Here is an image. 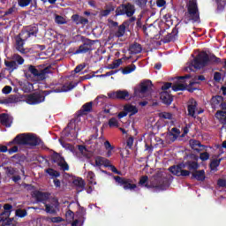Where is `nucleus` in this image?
I'll return each instance as SVG.
<instances>
[{"mask_svg": "<svg viewBox=\"0 0 226 226\" xmlns=\"http://www.w3.org/2000/svg\"><path fill=\"white\" fill-rule=\"evenodd\" d=\"M160 98L164 105H170L172 102H174V97H172L167 91L161 92Z\"/></svg>", "mask_w": 226, "mask_h": 226, "instance_id": "22", "label": "nucleus"}, {"mask_svg": "<svg viewBox=\"0 0 226 226\" xmlns=\"http://www.w3.org/2000/svg\"><path fill=\"white\" fill-rule=\"evenodd\" d=\"M179 135H181V131L177 127H173L170 132V136L173 137L174 140H176Z\"/></svg>", "mask_w": 226, "mask_h": 226, "instance_id": "46", "label": "nucleus"}, {"mask_svg": "<svg viewBox=\"0 0 226 226\" xmlns=\"http://www.w3.org/2000/svg\"><path fill=\"white\" fill-rule=\"evenodd\" d=\"M15 215L16 216H18V218H26V215H27V210L19 208L15 211Z\"/></svg>", "mask_w": 226, "mask_h": 226, "instance_id": "49", "label": "nucleus"}, {"mask_svg": "<svg viewBox=\"0 0 226 226\" xmlns=\"http://www.w3.org/2000/svg\"><path fill=\"white\" fill-rule=\"evenodd\" d=\"M108 99L109 97H107V95H98L94 102V105H96V107H102V105H103V103H105V102H107Z\"/></svg>", "mask_w": 226, "mask_h": 226, "instance_id": "36", "label": "nucleus"}, {"mask_svg": "<svg viewBox=\"0 0 226 226\" xmlns=\"http://www.w3.org/2000/svg\"><path fill=\"white\" fill-rule=\"evenodd\" d=\"M217 6V11H223L226 6L225 0H214Z\"/></svg>", "mask_w": 226, "mask_h": 226, "instance_id": "44", "label": "nucleus"}, {"mask_svg": "<svg viewBox=\"0 0 226 226\" xmlns=\"http://www.w3.org/2000/svg\"><path fill=\"white\" fill-rule=\"evenodd\" d=\"M76 128H77L76 120L72 119L70 121V123L67 124V127L65 128V132H67V133L65 135L67 137H68V135H72V133H73L75 132Z\"/></svg>", "mask_w": 226, "mask_h": 226, "instance_id": "31", "label": "nucleus"}, {"mask_svg": "<svg viewBox=\"0 0 226 226\" xmlns=\"http://www.w3.org/2000/svg\"><path fill=\"white\" fill-rule=\"evenodd\" d=\"M4 65L7 68V72H10V73L15 72V70H19V64L13 60H4Z\"/></svg>", "mask_w": 226, "mask_h": 226, "instance_id": "27", "label": "nucleus"}, {"mask_svg": "<svg viewBox=\"0 0 226 226\" xmlns=\"http://www.w3.org/2000/svg\"><path fill=\"white\" fill-rule=\"evenodd\" d=\"M2 226H17V224L13 223V218L4 219Z\"/></svg>", "mask_w": 226, "mask_h": 226, "instance_id": "50", "label": "nucleus"}, {"mask_svg": "<svg viewBox=\"0 0 226 226\" xmlns=\"http://www.w3.org/2000/svg\"><path fill=\"white\" fill-rule=\"evenodd\" d=\"M11 59H12V61H15V63H17L18 68H19V66L24 64V62H25L24 57H22L19 54H13L11 56Z\"/></svg>", "mask_w": 226, "mask_h": 226, "instance_id": "41", "label": "nucleus"}, {"mask_svg": "<svg viewBox=\"0 0 226 226\" xmlns=\"http://www.w3.org/2000/svg\"><path fill=\"white\" fill-rule=\"evenodd\" d=\"M94 177H96V175H94V172L88 171L87 178L89 179L91 185H93L94 182Z\"/></svg>", "mask_w": 226, "mask_h": 226, "instance_id": "63", "label": "nucleus"}, {"mask_svg": "<svg viewBox=\"0 0 226 226\" xmlns=\"http://www.w3.org/2000/svg\"><path fill=\"white\" fill-rule=\"evenodd\" d=\"M222 160H223V158L212 160L209 163L210 170H216V169L220 167V163H222Z\"/></svg>", "mask_w": 226, "mask_h": 226, "instance_id": "40", "label": "nucleus"}, {"mask_svg": "<svg viewBox=\"0 0 226 226\" xmlns=\"http://www.w3.org/2000/svg\"><path fill=\"white\" fill-rule=\"evenodd\" d=\"M50 73V69L46 67L42 70H40L37 74L35 75L37 80H45L47 79V75Z\"/></svg>", "mask_w": 226, "mask_h": 226, "instance_id": "29", "label": "nucleus"}, {"mask_svg": "<svg viewBox=\"0 0 226 226\" xmlns=\"http://www.w3.org/2000/svg\"><path fill=\"white\" fill-rule=\"evenodd\" d=\"M73 87H75V86H73L72 83L68 84V85H64L62 86L61 89H56V91H55L56 93H68V91H72V89H73Z\"/></svg>", "mask_w": 226, "mask_h": 226, "instance_id": "43", "label": "nucleus"}, {"mask_svg": "<svg viewBox=\"0 0 226 226\" xmlns=\"http://www.w3.org/2000/svg\"><path fill=\"white\" fill-rule=\"evenodd\" d=\"M45 211L49 215H56L57 213V207H59V201L56 200L55 203L48 204L44 203Z\"/></svg>", "mask_w": 226, "mask_h": 226, "instance_id": "21", "label": "nucleus"}, {"mask_svg": "<svg viewBox=\"0 0 226 226\" xmlns=\"http://www.w3.org/2000/svg\"><path fill=\"white\" fill-rule=\"evenodd\" d=\"M116 98L117 100H126V98L130 100V93L126 90H118L116 92Z\"/></svg>", "mask_w": 226, "mask_h": 226, "instance_id": "35", "label": "nucleus"}, {"mask_svg": "<svg viewBox=\"0 0 226 226\" xmlns=\"http://www.w3.org/2000/svg\"><path fill=\"white\" fill-rule=\"evenodd\" d=\"M13 209V206L11 204H5L4 205V212L0 215V221L7 220V218H10V215H11V210Z\"/></svg>", "mask_w": 226, "mask_h": 226, "instance_id": "24", "label": "nucleus"}, {"mask_svg": "<svg viewBox=\"0 0 226 226\" xmlns=\"http://www.w3.org/2000/svg\"><path fill=\"white\" fill-rule=\"evenodd\" d=\"M51 162L52 163H56V165H58V167H60L61 170H64V172L70 170V165H68V162H66L64 157H63L57 152H54L51 155Z\"/></svg>", "mask_w": 226, "mask_h": 226, "instance_id": "5", "label": "nucleus"}, {"mask_svg": "<svg viewBox=\"0 0 226 226\" xmlns=\"http://www.w3.org/2000/svg\"><path fill=\"white\" fill-rule=\"evenodd\" d=\"M178 33H179V31L177 30V27L175 26L172 29L171 33H170L166 36H164L163 42L164 43H170V41H176Z\"/></svg>", "mask_w": 226, "mask_h": 226, "instance_id": "17", "label": "nucleus"}, {"mask_svg": "<svg viewBox=\"0 0 226 226\" xmlns=\"http://www.w3.org/2000/svg\"><path fill=\"white\" fill-rule=\"evenodd\" d=\"M71 19L76 26H86L89 24V19H87V18H84L79 14H73Z\"/></svg>", "mask_w": 226, "mask_h": 226, "instance_id": "16", "label": "nucleus"}, {"mask_svg": "<svg viewBox=\"0 0 226 226\" xmlns=\"http://www.w3.org/2000/svg\"><path fill=\"white\" fill-rule=\"evenodd\" d=\"M153 86V83L151 82V80L147 79L145 81H142L139 87H136L134 89V94H146V93L147 91H149V87H151Z\"/></svg>", "mask_w": 226, "mask_h": 226, "instance_id": "12", "label": "nucleus"}, {"mask_svg": "<svg viewBox=\"0 0 226 226\" xmlns=\"http://www.w3.org/2000/svg\"><path fill=\"white\" fill-rule=\"evenodd\" d=\"M124 110H125L127 114H130V116H135V114L139 112V109L132 104H125L124 106Z\"/></svg>", "mask_w": 226, "mask_h": 226, "instance_id": "33", "label": "nucleus"}, {"mask_svg": "<svg viewBox=\"0 0 226 226\" xmlns=\"http://www.w3.org/2000/svg\"><path fill=\"white\" fill-rule=\"evenodd\" d=\"M13 123V118L6 113L0 115V124L6 128H10Z\"/></svg>", "mask_w": 226, "mask_h": 226, "instance_id": "15", "label": "nucleus"}, {"mask_svg": "<svg viewBox=\"0 0 226 226\" xmlns=\"http://www.w3.org/2000/svg\"><path fill=\"white\" fill-rule=\"evenodd\" d=\"M35 200L37 202H43L44 204H47V200H49V197H50V194L49 192H43L37 191L34 192Z\"/></svg>", "mask_w": 226, "mask_h": 226, "instance_id": "20", "label": "nucleus"}, {"mask_svg": "<svg viewBox=\"0 0 226 226\" xmlns=\"http://www.w3.org/2000/svg\"><path fill=\"white\" fill-rule=\"evenodd\" d=\"M186 169V167H185L183 164L179 163L177 165H174L169 168L170 172H171V174H173V176H177L179 177H186L188 176H190V174H192V172L190 171V170H184Z\"/></svg>", "mask_w": 226, "mask_h": 226, "instance_id": "6", "label": "nucleus"}, {"mask_svg": "<svg viewBox=\"0 0 226 226\" xmlns=\"http://www.w3.org/2000/svg\"><path fill=\"white\" fill-rule=\"evenodd\" d=\"M28 72H30V73H32V75L35 77V75H38V72H40V70L36 69L34 65H29Z\"/></svg>", "mask_w": 226, "mask_h": 226, "instance_id": "56", "label": "nucleus"}, {"mask_svg": "<svg viewBox=\"0 0 226 226\" xmlns=\"http://www.w3.org/2000/svg\"><path fill=\"white\" fill-rule=\"evenodd\" d=\"M135 70H137V66L132 64L130 65H127L124 69H122V72L124 75H128L132 72H135Z\"/></svg>", "mask_w": 226, "mask_h": 226, "instance_id": "42", "label": "nucleus"}, {"mask_svg": "<svg viewBox=\"0 0 226 226\" xmlns=\"http://www.w3.org/2000/svg\"><path fill=\"white\" fill-rule=\"evenodd\" d=\"M111 11H114L113 7H110L109 9H105V10L101 11V16L102 17H109V15H110Z\"/></svg>", "mask_w": 226, "mask_h": 226, "instance_id": "53", "label": "nucleus"}, {"mask_svg": "<svg viewBox=\"0 0 226 226\" xmlns=\"http://www.w3.org/2000/svg\"><path fill=\"white\" fill-rule=\"evenodd\" d=\"M94 167H99V169H101V167H104L105 169H109L111 172H114V165L112 164L110 160L105 157H95V164L94 165Z\"/></svg>", "mask_w": 226, "mask_h": 226, "instance_id": "10", "label": "nucleus"}, {"mask_svg": "<svg viewBox=\"0 0 226 226\" xmlns=\"http://www.w3.org/2000/svg\"><path fill=\"white\" fill-rule=\"evenodd\" d=\"M217 185L221 188H225L226 187V180L222 179V178H219L218 181H217Z\"/></svg>", "mask_w": 226, "mask_h": 226, "instance_id": "64", "label": "nucleus"}, {"mask_svg": "<svg viewBox=\"0 0 226 226\" xmlns=\"http://www.w3.org/2000/svg\"><path fill=\"white\" fill-rule=\"evenodd\" d=\"M46 174L50 176L51 179H54L56 177H59L61 176V173L52 168H49L45 170Z\"/></svg>", "mask_w": 226, "mask_h": 226, "instance_id": "39", "label": "nucleus"}, {"mask_svg": "<svg viewBox=\"0 0 226 226\" xmlns=\"http://www.w3.org/2000/svg\"><path fill=\"white\" fill-rule=\"evenodd\" d=\"M31 4V0H19V6L21 8H26V6H29Z\"/></svg>", "mask_w": 226, "mask_h": 226, "instance_id": "55", "label": "nucleus"}, {"mask_svg": "<svg viewBox=\"0 0 226 226\" xmlns=\"http://www.w3.org/2000/svg\"><path fill=\"white\" fill-rule=\"evenodd\" d=\"M195 84H199V82H196V81H191L189 83V85H185V84H178V85H174L172 87V89L175 91V92H177V91H185V89H187V91H189V93H193V91H195V87H193V86H195Z\"/></svg>", "mask_w": 226, "mask_h": 226, "instance_id": "13", "label": "nucleus"}, {"mask_svg": "<svg viewBox=\"0 0 226 226\" xmlns=\"http://www.w3.org/2000/svg\"><path fill=\"white\" fill-rule=\"evenodd\" d=\"M129 51L131 54H140V52H142V45H140L139 42H133L129 47Z\"/></svg>", "mask_w": 226, "mask_h": 226, "instance_id": "32", "label": "nucleus"}, {"mask_svg": "<svg viewBox=\"0 0 226 226\" xmlns=\"http://www.w3.org/2000/svg\"><path fill=\"white\" fill-rule=\"evenodd\" d=\"M96 41H93L91 39L85 40L84 43L74 51V54H87V52H91V50H93V46Z\"/></svg>", "mask_w": 226, "mask_h": 226, "instance_id": "8", "label": "nucleus"}, {"mask_svg": "<svg viewBox=\"0 0 226 226\" xmlns=\"http://www.w3.org/2000/svg\"><path fill=\"white\" fill-rule=\"evenodd\" d=\"M215 117L222 123L223 119H226V111L223 110H218L215 113Z\"/></svg>", "mask_w": 226, "mask_h": 226, "instance_id": "47", "label": "nucleus"}, {"mask_svg": "<svg viewBox=\"0 0 226 226\" xmlns=\"http://www.w3.org/2000/svg\"><path fill=\"white\" fill-rule=\"evenodd\" d=\"M126 27L128 26L124 23L120 25L117 31L115 33V36H117V38H121V36H124V33H126Z\"/></svg>", "mask_w": 226, "mask_h": 226, "instance_id": "38", "label": "nucleus"}, {"mask_svg": "<svg viewBox=\"0 0 226 226\" xmlns=\"http://www.w3.org/2000/svg\"><path fill=\"white\" fill-rule=\"evenodd\" d=\"M51 223H61V222H64V219L62 217H51L49 218Z\"/></svg>", "mask_w": 226, "mask_h": 226, "instance_id": "61", "label": "nucleus"}, {"mask_svg": "<svg viewBox=\"0 0 226 226\" xmlns=\"http://www.w3.org/2000/svg\"><path fill=\"white\" fill-rule=\"evenodd\" d=\"M187 110L189 116H191L192 117H195V110H197V101H195V99H191L189 101Z\"/></svg>", "mask_w": 226, "mask_h": 226, "instance_id": "26", "label": "nucleus"}, {"mask_svg": "<svg viewBox=\"0 0 226 226\" xmlns=\"http://www.w3.org/2000/svg\"><path fill=\"white\" fill-rule=\"evenodd\" d=\"M199 12V6L197 5V1L190 0L187 4V12Z\"/></svg>", "mask_w": 226, "mask_h": 226, "instance_id": "37", "label": "nucleus"}, {"mask_svg": "<svg viewBox=\"0 0 226 226\" xmlns=\"http://www.w3.org/2000/svg\"><path fill=\"white\" fill-rule=\"evenodd\" d=\"M114 179L119 186H123L124 190H135L137 185L133 184V180L130 178H124L123 177L115 176Z\"/></svg>", "mask_w": 226, "mask_h": 226, "instance_id": "7", "label": "nucleus"}, {"mask_svg": "<svg viewBox=\"0 0 226 226\" xmlns=\"http://www.w3.org/2000/svg\"><path fill=\"white\" fill-rule=\"evenodd\" d=\"M72 183L74 186H76L78 193H80V192H82L84 188H86V182H84V179L82 178L75 179Z\"/></svg>", "mask_w": 226, "mask_h": 226, "instance_id": "30", "label": "nucleus"}, {"mask_svg": "<svg viewBox=\"0 0 226 226\" xmlns=\"http://www.w3.org/2000/svg\"><path fill=\"white\" fill-rule=\"evenodd\" d=\"M209 64H222V59L215 55H208L206 51L199 53L196 57L191 62L189 65V70L192 71V68L195 70H202Z\"/></svg>", "mask_w": 226, "mask_h": 226, "instance_id": "1", "label": "nucleus"}, {"mask_svg": "<svg viewBox=\"0 0 226 226\" xmlns=\"http://www.w3.org/2000/svg\"><path fill=\"white\" fill-rule=\"evenodd\" d=\"M38 34V25L34 24L26 26V30L21 31L20 36L25 40L31 38V36H36Z\"/></svg>", "mask_w": 226, "mask_h": 226, "instance_id": "11", "label": "nucleus"}, {"mask_svg": "<svg viewBox=\"0 0 226 226\" xmlns=\"http://www.w3.org/2000/svg\"><path fill=\"white\" fill-rule=\"evenodd\" d=\"M223 102V96L222 95H215L211 98L210 103L212 109H216V107H220L222 105V102Z\"/></svg>", "mask_w": 226, "mask_h": 226, "instance_id": "28", "label": "nucleus"}, {"mask_svg": "<svg viewBox=\"0 0 226 226\" xmlns=\"http://www.w3.org/2000/svg\"><path fill=\"white\" fill-rule=\"evenodd\" d=\"M189 144L194 151H197V153L200 152V149L199 147H204V145L200 143V141L197 139H190Z\"/></svg>", "mask_w": 226, "mask_h": 226, "instance_id": "34", "label": "nucleus"}, {"mask_svg": "<svg viewBox=\"0 0 226 226\" xmlns=\"http://www.w3.org/2000/svg\"><path fill=\"white\" fill-rule=\"evenodd\" d=\"M130 19L124 21V24L127 26V27H130V25L131 24H133V22H135V20H137V18L136 17H129Z\"/></svg>", "mask_w": 226, "mask_h": 226, "instance_id": "58", "label": "nucleus"}, {"mask_svg": "<svg viewBox=\"0 0 226 226\" xmlns=\"http://www.w3.org/2000/svg\"><path fill=\"white\" fill-rule=\"evenodd\" d=\"M13 142H16L17 146H30L31 147H36L41 144V139L38 138L33 133H21L18 134Z\"/></svg>", "mask_w": 226, "mask_h": 226, "instance_id": "2", "label": "nucleus"}, {"mask_svg": "<svg viewBox=\"0 0 226 226\" xmlns=\"http://www.w3.org/2000/svg\"><path fill=\"white\" fill-rule=\"evenodd\" d=\"M114 34L110 33L107 41H106V45H111L109 49H112L114 47Z\"/></svg>", "mask_w": 226, "mask_h": 226, "instance_id": "51", "label": "nucleus"}, {"mask_svg": "<svg viewBox=\"0 0 226 226\" xmlns=\"http://www.w3.org/2000/svg\"><path fill=\"white\" fill-rule=\"evenodd\" d=\"M135 5L132 3L122 4L116 9V15H126V17H133L135 15Z\"/></svg>", "mask_w": 226, "mask_h": 226, "instance_id": "4", "label": "nucleus"}, {"mask_svg": "<svg viewBox=\"0 0 226 226\" xmlns=\"http://www.w3.org/2000/svg\"><path fill=\"white\" fill-rule=\"evenodd\" d=\"M85 68H86V64H80L75 67L74 72L80 73V72H82V70H84Z\"/></svg>", "mask_w": 226, "mask_h": 226, "instance_id": "62", "label": "nucleus"}, {"mask_svg": "<svg viewBox=\"0 0 226 226\" xmlns=\"http://www.w3.org/2000/svg\"><path fill=\"white\" fill-rule=\"evenodd\" d=\"M191 179L204 183V181H206V171L204 170H196L195 171H192Z\"/></svg>", "mask_w": 226, "mask_h": 226, "instance_id": "14", "label": "nucleus"}, {"mask_svg": "<svg viewBox=\"0 0 226 226\" xmlns=\"http://www.w3.org/2000/svg\"><path fill=\"white\" fill-rule=\"evenodd\" d=\"M26 40L24 37H22L19 34L16 37V49L20 52V54H26V49H24V41H26Z\"/></svg>", "mask_w": 226, "mask_h": 226, "instance_id": "18", "label": "nucleus"}, {"mask_svg": "<svg viewBox=\"0 0 226 226\" xmlns=\"http://www.w3.org/2000/svg\"><path fill=\"white\" fill-rule=\"evenodd\" d=\"M26 102L28 105H38L45 102V95L41 93H33L26 96Z\"/></svg>", "mask_w": 226, "mask_h": 226, "instance_id": "9", "label": "nucleus"}, {"mask_svg": "<svg viewBox=\"0 0 226 226\" xmlns=\"http://www.w3.org/2000/svg\"><path fill=\"white\" fill-rule=\"evenodd\" d=\"M185 19L188 22H200V12H185Z\"/></svg>", "mask_w": 226, "mask_h": 226, "instance_id": "23", "label": "nucleus"}, {"mask_svg": "<svg viewBox=\"0 0 226 226\" xmlns=\"http://www.w3.org/2000/svg\"><path fill=\"white\" fill-rule=\"evenodd\" d=\"M208 158H209V153L203 152L200 154V159L201 160V162H207Z\"/></svg>", "mask_w": 226, "mask_h": 226, "instance_id": "60", "label": "nucleus"}, {"mask_svg": "<svg viewBox=\"0 0 226 226\" xmlns=\"http://www.w3.org/2000/svg\"><path fill=\"white\" fill-rule=\"evenodd\" d=\"M157 8H165L167 6V0H156Z\"/></svg>", "mask_w": 226, "mask_h": 226, "instance_id": "57", "label": "nucleus"}, {"mask_svg": "<svg viewBox=\"0 0 226 226\" xmlns=\"http://www.w3.org/2000/svg\"><path fill=\"white\" fill-rule=\"evenodd\" d=\"M214 80L215 82L220 83L222 81V72H215L214 73Z\"/></svg>", "mask_w": 226, "mask_h": 226, "instance_id": "59", "label": "nucleus"}, {"mask_svg": "<svg viewBox=\"0 0 226 226\" xmlns=\"http://www.w3.org/2000/svg\"><path fill=\"white\" fill-rule=\"evenodd\" d=\"M147 181H149V177L147 176H142L139 178V186H145V188H154L157 192H163L170 186V184L169 183V179L165 177H158L155 179L156 185H148Z\"/></svg>", "mask_w": 226, "mask_h": 226, "instance_id": "3", "label": "nucleus"}, {"mask_svg": "<svg viewBox=\"0 0 226 226\" xmlns=\"http://www.w3.org/2000/svg\"><path fill=\"white\" fill-rule=\"evenodd\" d=\"M135 4L139 8H146V4H147V0H135Z\"/></svg>", "mask_w": 226, "mask_h": 226, "instance_id": "54", "label": "nucleus"}, {"mask_svg": "<svg viewBox=\"0 0 226 226\" xmlns=\"http://www.w3.org/2000/svg\"><path fill=\"white\" fill-rule=\"evenodd\" d=\"M19 102V97L17 95H11L7 99L0 102V103H17Z\"/></svg>", "mask_w": 226, "mask_h": 226, "instance_id": "45", "label": "nucleus"}, {"mask_svg": "<svg viewBox=\"0 0 226 226\" xmlns=\"http://www.w3.org/2000/svg\"><path fill=\"white\" fill-rule=\"evenodd\" d=\"M55 22L56 24L63 25V24H66V19H64V18L63 16L56 15L55 18Z\"/></svg>", "mask_w": 226, "mask_h": 226, "instance_id": "52", "label": "nucleus"}, {"mask_svg": "<svg viewBox=\"0 0 226 226\" xmlns=\"http://www.w3.org/2000/svg\"><path fill=\"white\" fill-rule=\"evenodd\" d=\"M5 174L10 177V176H15L17 174V168H13L11 166L5 168Z\"/></svg>", "mask_w": 226, "mask_h": 226, "instance_id": "48", "label": "nucleus"}, {"mask_svg": "<svg viewBox=\"0 0 226 226\" xmlns=\"http://www.w3.org/2000/svg\"><path fill=\"white\" fill-rule=\"evenodd\" d=\"M93 110V102L85 103L81 109L78 111V116H86L88 112Z\"/></svg>", "mask_w": 226, "mask_h": 226, "instance_id": "25", "label": "nucleus"}, {"mask_svg": "<svg viewBox=\"0 0 226 226\" xmlns=\"http://www.w3.org/2000/svg\"><path fill=\"white\" fill-rule=\"evenodd\" d=\"M183 164V167H186L187 170H190L191 172H195V170H199V162L197 161H186L185 162H181Z\"/></svg>", "mask_w": 226, "mask_h": 226, "instance_id": "19", "label": "nucleus"}]
</instances>
